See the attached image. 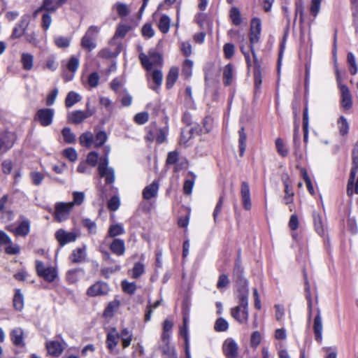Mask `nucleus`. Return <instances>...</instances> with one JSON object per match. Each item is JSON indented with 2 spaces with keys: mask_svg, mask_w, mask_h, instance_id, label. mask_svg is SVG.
I'll list each match as a JSON object with an SVG mask.
<instances>
[{
  "mask_svg": "<svg viewBox=\"0 0 358 358\" xmlns=\"http://www.w3.org/2000/svg\"><path fill=\"white\" fill-rule=\"evenodd\" d=\"M171 19L166 15H163L159 19L158 28L163 34H166L169 31Z\"/></svg>",
  "mask_w": 358,
  "mask_h": 358,
  "instance_id": "obj_34",
  "label": "nucleus"
},
{
  "mask_svg": "<svg viewBox=\"0 0 358 358\" xmlns=\"http://www.w3.org/2000/svg\"><path fill=\"white\" fill-rule=\"evenodd\" d=\"M120 199L117 196H113L108 203V208L111 211L117 210L120 207Z\"/></svg>",
  "mask_w": 358,
  "mask_h": 358,
  "instance_id": "obj_62",
  "label": "nucleus"
},
{
  "mask_svg": "<svg viewBox=\"0 0 358 358\" xmlns=\"http://www.w3.org/2000/svg\"><path fill=\"white\" fill-rule=\"evenodd\" d=\"M92 114L93 112L88 110L86 111L75 110L68 113L67 119L69 122L78 124L92 116Z\"/></svg>",
  "mask_w": 358,
  "mask_h": 358,
  "instance_id": "obj_13",
  "label": "nucleus"
},
{
  "mask_svg": "<svg viewBox=\"0 0 358 358\" xmlns=\"http://www.w3.org/2000/svg\"><path fill=\"white\" fill-rule=\"evenodd\" d=\"M180 334L185 338V343L186 345V355L187 358H189V353L188 350L189 345V338H188V317L185 315L183 317V326L180 327Z\"/></svg>",
  "mask_w": 358,
  "mask_h": 358,
  "instance_id": "obj_26",
  "label": "nucleus"
},
{
  "mask_svg": "<svg viewBox=\"0 0 358 358\" xmlns=\"http://www.w3.org/2000/svg\"><path fill=\"white\" fill-rule=\"evenodd\" d=\"M333 55L334 57V69L338 87L341 92V104L345 110H349L352 106V95L349 88L343 83L340 71L336 63V39L334 38Z\"/></svg>",
  "mask_w": 358,
  "mask_h": 358,
  "instance_id": "obj_2",
  "label": "nucleus"
},
{
  "mask_svg": "<svg viewBox=\"0 0 358 358\" xmlns=\"http://www.w3.org/2000/svg\"><path fill=\"white\" fill-rule=\"evenodd\" d=\"M71 39L67 37L57 36L55 38V43L59 48H65L70 45Z\"/></svg>",
  "mask_w": 358,
  "mask_h": 358,
  "instance_id": "obj_56",
  "label": "nucleus"
},
{
  "mask_svg": "<svg viewBox=\"0 0 358 358\" xmlns=\"http://www.w3.org/2000/svg\"><path fill=\"white\" fill-rule=\"evenodd\" d=\"M108 139L106 133L103 131H99L96 133L95 138H94V145L96 148H99L103 145Z\"/></svg>",
  "mask_w": 358,
  "mask_h": 358,
  "instance_id": "obj_37",
  "label": "nucleus"
},
{
  "mask_svg": "<svg viewBox=\"0 0 358 358\" xmlns=\"http://www.w3.org/2000/svg\"><path fill=\"white\" fill-rule=\"evenodd\" d=\"M275 147L278 153L282 157H285L288 155V150L284 143V141L280 138H278L275 140Z\"/></svg>",
  "mask_w": 358,
  "mask_h": 358,
  "instance_id": "obj_45",
  "label": "nucleus"
},
{
  "mask_svg": "<svg viewBox=\"0 0 358 358\" xmlns=\"http://www.w3.org/2000/svg\"><path fill=\"white\" fill-rule=\"evenodd\" d=\"M149 115L147 112L137 113L134 117L135 122L138 124H143L148 121Z\"/></svg>",
  "mask_w": 358,
  "mask_h": 358,
  "instance_id": "obj_64",
  "label": "nucleus"
},
{
  "mask_svg": "<svg viewBox=\"0 0 358 358\" xmlns=\"http://www.w3.org/2000/svg\"><path fill=\"white\" fill-rule=\"evenodd\" d=\"M30 177L33 184L36 186L40 185L44 179V175L38 171L31 172Z\"/></svg>",
  "mask_w": 358,
  "mask_h": 358,
  "instance_id": "obj_57",
  "label": "nucleus"
},
{
  "mask_svg": "<svg viewBox=\"0 0 358 358\" xmlns=\"http://www.w3.org/2000/svg\"><path fill=\"white\" fill-rule=\"evenodd\" d=\"M99 29L96 26H90L81 40L83 48L91 51L96 48V38Z\"/></svg>",
  "mask_w": 358,
  "mask_h": 358,
  "instance_id": "obj_7",
  "label": "nucleus"
},
{
  "mask_svg": "<svg viewBox=\"0 0 358 358\" xmlns=\"http://www.w3.org/2000/svg\"><path fill=\"white\" fill-rule=\"evenodd\" d=\"M30 231V222L28 220H23L15 229L14 234L17 236H26Z\"/></svg>",
  "mask_w": 358,
  "mask_h": 358,
  "instance_id": "obj_27",
  "label": "nucleus"
},
{
  "mask_svg": "<svg viewBox=\"0 0 358 358\" xmlns=\"http://www.w3.org/2000/svg\"><path fill=\"white\" fill-rule=\"evenodd\" d=\"M81 99L80 96L75 92H70L67 94L66 99H65V105L67 108L72 107L74 104L79 102Z\"/></svg>",
  "mask_w": 358,
  "mask_h": 358,
  "instance_id": "obj_35",
  "label": "nucleus"
},
{
  "mask_svg": "<svg viewBox=\"0 0 358 358\" xmlns=\"http://www.w3.org/2000/svg\"><path fill=\"white\" fill-rule=\"evenodd\" d=\"M30 17L29 15H23L20 22L13 29L11 37L13 38H18L24 34L25 30L29 24Z\"/></svg>",
  "mask_w": 358,
  "mask_h": 358,
  "instance_id": "obj_16",
  "label": "nucleus"
},
{
  "mask_svg": "<svg viewBox=\"0 0 358 358\" xmlns=\"http://www.w3.org/2000/svg\"><path fill=\"white\" fill-rule=\"evenodd\" d=\"M85 275V271L82 268L72 269L68 271L66 279L69 283L73 284L80 280Z\"/></svg>",
  "mask_w": 358,
  "mask_h": 358,
  "instance_id": "obj_28",
  "label": "nucleus"
},
{
  "mask_svg": "<svg viewBox=\"0 0 358 358\" xmlns=\"http://www.w3.org/2000/svg\"><path fill=\"white\" fill-rule=\"evenodd\" d=\"M42 8L45 11L54 13L57 10V6L55 0H43Z\"/></svg>",
  "mask_w": 358,
  "mask_h": 358,
  "instance_id": "obj_54",
  "label": "nucleus"
},
{
  "mask_svg": "<svg viewBox=\"0 0 358 358\" xmlns=\"http://www.w3.org/2000/svg\"><path fill=\"white\" fill-rule=\"evenodd\" d=\"M54 110L50 108H43L38 110L36 118L43 127L50 125L53 119Z\"/></svg>",
  "mask_w": 358,
  "mask_h": 358,
  "instance_id": "obj_14",
  "label": "nucleus"
},
{
  "mask_svg": "<svg viewBox=\"0 0 358 358\" xmlns=\"http://www.w3.org/2000/svg\"><path fill=\"white\" fill-rule=\"evenodd\" d=\"M94 141V136L92 132L87 131L82 134L79 137L80 143L86 148H90Z\"/></svg>",
  "mask_w": 358,
  "mask_h": 358,
  "instance_id": "obj_32",
  "label": "nucleus"
},
{
  "mask_svg": "<svg viewBox=\"0 0 358 358\" xmlns=\"http://www.w3.org/2000/svg\"><path fill=\"white\" fill-rule=\"evenodd\" d=\"M15 135L11 132L0 134V155L4 154L14 145Z\"/></svg>",
  "mask_w": 358,
  "mask_h": 358,
  "instance_id": "obj_10",
  "label": "nucleus"
},
{
  "mask_svg": "<svg viewBox=\"0 0 358 358\" xmlns=\"http://www.w3.org/2000/svg\"><path fill=\"white\" fill-rule=\"evenodd\" d=\"M110 250L113 254L117 256H122L126 250L124 240L115 238L110 245Z\"/></svg>",
  "mask_w": 358,
  "mask_h": 358,
  "instance_id": "obj_21",
  "label": "nucleus"
},
{
  "mask_svg": "<svg viewBox=\"0 0 358 358\" xmlns=\"http://www.w3.org/2000/svg\"><path fill=\"white\" fill-rule=\"evenodd\" d=\"M13 306L17 310H21L24 307V298L20 289L16 290L13 298Z\"/></svg>",
  "mask_w": 358,
  "mask_h": 358,
  "instance_id": "obj_41",
  "label": "nucleus"
},
{
  "mask_svg": "<svg viewBox=\"0 0 358 358\" xmlns=\"http://www.w3.org/2000/svg\"><path fill=\"white\" fill-rule=\"evenodd\" d=\"M173 323L169 320H165L163 324V332L161 336V342L168 343L170 340V331L172 329Z\"/></svg>",
  "mask_w": 358,
  "mask_h": 358,
  "instance_id": "obj_29",
  "label": "nucleus"
},
{
  "mask_svg": "<svg viewBox=\"0 0 358 358\" xmlns=\"http://www.w3.org/2000/svg\"><path fill=\"white\" fill-rule=\"evenodd\" d=\"M262 23L259 18L255 17L251 20L250 23V49L252 53L255 61L257 60L256 54L254 50L253 45L259 40Z\"/></svg>",
  "mask_w": 358,
  "mask_h": 358,
  "instance_id": "obj_6",
  "label": "nucleus"
},
{
  "mask_svg": "<svg viewBox=\"0 0 358 358\" xmlns=\"http://www.w3.org/2000/svg\"><path fill=\"white\" fill-rule=\"evenodd\" d=\"M105 157L101 158L98 166L99 175L104 178L106 182L111 184L115 181V172L113 168L108 167V154L110 151L109 146L104 147Z\"/></svg>",
  "mask_w": 358,
  "mask_h": 358,
  "instance_id": "obj_4",
  "label": "nucleus"
},
{
  "mask_svg": "<svg viewBox=\"0 0 358 358\" xmlns=\"http://www.w3.org/2000/svg\"><path fill=\"white\" fill-rule=\"evenodd\" d=\"M8 200V195H3L0 199V213L2 215V218L8 221H10L13 218V212L6 207V203Z\"/></svg>",
  "mask_w": 358,
  "mask_h": 358,
  "instance_id": "obj_20",
  "label": "nucleus"
},
{
  "mask_svg": "<svg viewBox=\"0 0 358 358\" xmlns=\"http://www.w3.org/2000/svg\"><path fill=\"white\" fill-rule=\"evenodd\" d=\"M21 62L24 70H31L34 63L33 55L29 53L23 52L21 55Z\"/></svg>",
  "mask_w": 358,
  "mask_h": 358,
  "instance_id": "obj_33",
  "label": "nucleus"
},
{
  "mask_svg": "<svg viewBox=\"0 0 358 358\" xmlns=\"http://www.w3.org/2000/svg\"><path fill=\"white\" fill-rule=\"evenodd\" d=\"M224 355L229 358H235L238 355V345L231 338H227L222 344Z\"/></svg>",
  "mask_w": 358,
  "mask_h": 358,
  "instance_id": "obj_11",
  "label": "nucleus"
},
{
  "mask_svg": "<svg viewBox=\"0 0 358 358\" xmlns=\"http://www.w3.org/2000/svg\"><path fill=\"white\" fill-rule=\"evenodd\" d=\"M48 352L52 357H59L65 348V343L57 341H49L45 343Z\"/></svg>",
  "mask_w": 358,
  "mask_h": 358,
  "instance_id": "obj_12",
  "label": "nucleus"
},
{
  "mask_svg": "<svg viewBox=\"0 0 358 358\" xmlns=\"http://www.w3.org/2000/svg\"><path fill=\"white\" fill-rule=\"evenodd\" d=\"M120 339V335L115 329H113L111 331L108 332L106 345L108 348L113 351L117 346Z\"/></svg>",
  "mask_w": 358,
  "mask_h": 358,
  "instance_id": "obj_23",
  "label": "nucleus"
},
{
  "mask_svg": "<svg viewBox=\"0 0 358 358\" xmlns=\"http://www.w3.org/2000/svg\"><path fill=\"white\" fill-rule=\"evenodd\" d=\"M122 289L124 292L132 294L135 292L136 285L134 282H129L126 280L122 282Z\"/></svg>",
  "mask_w": 358,
  "mask_h": 358,
  "instance_id": "obj_59",
  "label": "nucleus"
},
{
  "mask_svg": "<svg viewBox=\"0 0 358 358\" xmlns=\"http://www.w3.org/2000/svg\"><path fill=\"white\" fill-rule=\"evenodd\" d=\"M64 155L69 159L71 162H75L78 158V154L76 150L73 148H69L64 150Z\"/></svg>",
  "mask_w": 358,
  "mask_h": 358,
  "instance_id": "obj_63",
  "label": "nucleus"
},
{
  "mask_svg": "<svg viewBox=\"0 0 358 358\" xmlns=\"http://www.w3.org/2000/svg\"><path fill=\"white\" fill-rule=\"evenodd\" d=\"M214 329L218 332L226 331L229 329V323L224 318L220 317L215 321Z\"/></svg>",
  "mask_w": 358,
  "mask_h": 358,
  "instance_id": "obj_47",
  "label": "nucleus"
},
{
  "mask_svg": "<svg viewBox=\"0 0 358 358\" xmlns=\"http://www.w3.org/2000/svg\"><path fill=\"white\" fill-rule=\"evenodd\" d=\"M189 175L192 176L191 179H187L183 185V191L185 194H191L192 192V188L194 187V180L196 178V176L193 173H189Z\"/></svg>",
  "mask_w": 358,
  "mask_h": 358,
  "instance_id": "obj_43",
  "label": "nucleus"
},
{
  "mask_svg": "<svg viewBox=\"0 0 358 358\" xmlns=\"http://www.w3.org/2000/svg\"><path fill=\"white\" fill-rule=\"evenodd\" d=\"M139 59L143 66L148 71H151L155 66L161 65L162 58L161 55L155 51H150L148 55L144 53L139 55Z\"/></svg>",
  "mask_w": 358,
  "mask_h": 358,
  "instance_id": "obj_5",
  "label": "nucleus"
},
{
  "mask_svg": "<svg viewBox=\"0 0 358 358\" xmlns=\"http://www.w3.org/2000/svg\"><path fill=\"white\" fill-rule=\"evenodd\" d=\"M100 77L96 72L90 73L88 76L87 83L91 87H96L99 83Z\"/></svg>",
  "mask_w": 358,
  "mask_h": 358,
  "instance_id": "obj_60",
  "label": "nucleus"
},
{
  "mask_svg": "<svg viewBox=\"0 0 358 358\" xmlns=\"http://www.w3.org/2000/svg\"><path fill=\"white\" fill-rule=\"evenodd\" d=\"M124 234V229L122 224H112L109 227L108 235L109 237L115 238Z\"/></svg>",
  "mask_w": 358,
  "mask_h": 358,
  "instance_id": "obj_36",
  "label": "nucleus"
},
{
  "mask_svg": "<svg viewBox=\"0 0 358 358\" xmlns=\"http://www.w3.org/2000/svg\"><path fill=\"white\" fill-rule=\"evenodd\" d=\"M119 335L120 338L122 340L123 348H127L131 344V341L132 340V334L129 329H124L122 330Z\"/></svg>",
  "mask_w": 358,
  "mask_h": 358,
  "instance_id": "obj_38",
  "label": "nucleus"
},
{
  "mask_svg": "<svg viewBox=\"0 0 358 358\" xmlns=\"http://www.w3.org/2000/svg\"><path fill=\"white\" fill-rule=\"evenodd\" d=\"M64 140L67 143H74L76 142V136L69 127H64L62 131Z\"/></svg>",
  "mask_w": 358,
  "mask_h": 358,
  "instance_id": "obj_44",
  "label": "nucleus"
},
{
  "mask_svg": "<svg viewBox=\"0 0 358 358\" xmlns=\"http://www.w3.org/2000/svg\"><path fill=\"white\" fill-rule=\"evenodd\" d=\"M109 287L106 282L98 281L91 285L87 290V294L91 297L103 296L108 293Z\"/></svg>",
  "mask_w": 358,
  "mask_h": 358,
  "instance_id": "obj_9",
  "label": "nucleus"
},
{
  "mask_svg": "<svg viewBox=\"0 0 358 358\" xmlns=\"http://www.w3.org/2000/svg\"><path fill=\"white\" fill-rule=\"evenodd\" d=\"M358 171V141L352 151V167L347 185V194L352 196L354 194H358V176L356 174Z\"/></svg>",
  "mask_w": 358,
  "mask_h": 358,
  "instance_id": "obj_3",
  "label": "nucleus"
},
{
  "mask_svg": "<svg viewBox=\"0 0 358 358\" xmlns=\"http://www.w3.org/2000/svg\"><path fill=\"white\" fill-rule=\"evenodd\" d=\"M10 338L13 344L16 346H24V331L21 328H15L10 332Z\"/></svg>",
  "mask_w": 358,
  "mask_h": 358,
  "instance_id": "obj_22",
  "label": "nucleus"
},
{
  "mask_svg": "<svg viewBox=\"0 0 358 358\" xmlns=\"http://www.w3.org/2000/svg\"><path fill=\"white\" fill-rule=\"evenodd\" d=\"M238 134H239V138H238L239 152H240V155L243 156L245 152V150L246 149V139H247V136L245 133V130H244L243 127H242L239 130Z\"/></svg>",
  "mask_w": 358,
  "mask_h": 358,
  "instance_id": "obj_40",
  "label": "nucleus"
},
{
  "mask_svg": "<svg viewBox=\"0 0 358 358\" xmlns=\"http://www.w3.org/2000/svg\"><path fill=\"white\" fill-rule=\"evenodd\" d=\"M148 76L152 78V82L155 84V86H150V88L155 91H157L160 87L162 83L163 76L160 70L154 69L152 71H148Z\"/></svg>",
  "mask_w": 358,
  "mask_h": 358,
  "instance_id": "obj_25",
  "label": "nucleus"
},
{
  "mask_svg": "<svg viewBox=\"0 0 358 358\" xmlns=\"http://www.w3.org/2000/svg\"><path fill=\"white\" fill-rule=\"evenodd\" d=\"M161 349L163 352V355L169 357H173L176 355L174 347L170 345L169 342L168 343H164L162 342Z\"/></svg>",
  "mask_w": 358,
  "mask_h": 358,
  "instance_id": "obj_51",
  "label": "nucleus"
},
{
  "mask_svg": "<svg viewBox=\"0 0 358 358\" xmlns=\"http://www.w3.org/2000/svg\"><path fill=\"white\" fill-rule=\"evenodd\" d=\"M79 64L80 60L78 57L76 56H71L66 64V68L69 71L74 73L77 71Z\"/></svg>",
  "mask_w": 358,
  "mask_h": 358,
  "instance_id": "obj_49",
  "label": "nucleus"
},
{
  "mask_svg": "<svg viewBox=\"0 0 358 358\" xmlns=\"http://www.w3.org/2000/svg\"><path fill=\"white\" fill-rule=\"evenodd\" d=\"M248 289L242 287L238 292L239 303L231 309V315L240 324H245L248 321Z\"/></svg>",
  "mask_w": 358,
  "mask_h": 358,
  "instance_id": "obj_1",
  "label": "nucleus"
},
{
  "mask_svg": "<svg viewBox=\"0 0 358 358\" xmlns=\"http://www.w3.org/2000/svg\"><path fill=\"white\" fill-rule=\"evenodd\" d=\"M322 319L320 314V310H318L317 314L314 319L313 330L315 334V340L320 342L322 339Z\"/></svg>",
  "mask_w": 358,
  "mask_h": 358,
  "instance_id": "obj_19",
  "label": "nucleus"
},
{
  "mask_svg": "<svg viewBox=\"0 0 358 358\" xmlns=\"http://www.w3.org/2000/svg\"><path fill=\"white\" fill-rule=\"evenodd\" d=\"M313 219L316 231L320 235L323 234L324 230L321 216L318 214H315Z\"/></svg>",
  "mask_w": 358,
  "mask_h": 358,
  "instance_id": "obj_55",
  "label": "nucleus"
},
{
  "mask_svg": "<svg viewBox=\"0 0 358 358\" xmlns=\"http://www.w3.org/2000/svg\"><path fill=\"white\" fill-rule=\"evenodd\" d=\"M145 271L143 264L137 262L134 264L132 271L131 276L133 278H138Z\"/></svg>",
  "mask_w": 358,
  "mask_h": 358,
  "instance_id": "obj_52",
  "label": "nucleus"
},
{
  "mask_svg": "<svg viewBox=\"0 0 358 358\" xmlns=\"http://www.w3.org/2000/svg\"><path fill=\"white\" fill-rule=\"evenodd\" d=\"M73 201L70 202L72 204V207L75 205H81L85 199V194L83 192H74L73 193Z\"/></svg>",
  "mask_w": 358,
  "mask_h": 358,
  "instance_id": "obj_58",
  "label": "nucleus"
},
{
  "mask_svg": "<svg viewBox=\"0 0 358 358\" xmlns=\"http://www.w3.org/2000/svg\"><path fill=\"white\" fill-rule=\"evenodd\" d=\"M193 62L190 59H185L182 65V73L185 78H189L192 74Z\"/></svg>",
  "mask_w": 358,
  "mask_h": 358,
  "instance_id": "obj_42",
  "label": "nucleus"
},
{
  "mask_svg": "<svg viewBox=\"0 0 358 358\" xmlns=\"http://www.w3.org/2000/svg\"><path fill=\"white\" fill-rule=\"evenodd\" d=\"M159 182L157 180L153 181L149 185H147L143 190V198L145 200H150L157 196L159 190Z\"/></svg>",
  "mask_w": 358,
  "mask_h": 358,
  "instance_id": "obj_18",
  "label": "nucleus"
},
{
  "mask_svg": "<svg viewBox=\"0 0 358 358\" xmlns=\"http://www.w3.org/2000/svg\"><path fill=\"white\" fill-rule=\"evenodd\" d=\"M230 17L234 24L239 25L241 23V13L237 8H232L230 10Z\"/></svg>",
  "mask_w": 358,
  "mask_h": 358,
  "instance_id": "obj_53",
  "label": "nucleus"
},
{
  "mask_svg": "<svg viewBox=\"0 0 358 358\" xmlns=\"http://www.w3.org/2000/svg\"><path fill=\"white\" fill-rule=\"evenodd\" d=\"M262 336L258 331H254L250 337V345L252 348H257L261 343Z\"/></svg>",
  "mask_w": 358,
  "mask_h": 358,
  "instance_id": "obj_61",
  "label": "nucleus"
},
{
  "mask_svg": "<svg viewBox=\"0 0 358 358\" xmlns=\"http://www.w3.org/2000/svg\"><path fill=\"white\" fill-rule=\"evenodd\" d=\"M57 274L55 268L48 266L45 271L41 273L40 277H42L48 282H52L57 278Z\"/></svg>",
  "mask_w": 358,
  "mask_h": 358,
  "instance_id": "obj_39",
  "label": "nucleus"
},
{
  "mask_svg": "<svg viewBox=\"0 0 358 358\" xmlns=\"http://www.w3.org/2000/svg\"><path fill=\"white\" fill-rule=\"evenodd\" d=\"M285 185V196L284 201L286 204H289L293 202L294 192L289 189V185L286 180L283 181Z\"/></svg>",
  "mask_w": 358,
  "mask_h": 358,
  "instance_id": "obj_50",
  "label": "nucleus"
},
{
  "mask_svg": "<svg viewBox=\"0 0 358 358\" xmlns=\"http://www.w3.org/2000/svg\"><path fill=\"white\" fill-rule=\"evenodd\" d=\"M71 203L59 202L55 204V217L58 222H62L66 220L72 210Z\"/></svg>",
  "mask_w": 358,
  "mask_h": 358,
  "instance_id": "obj_8",
  "label": "nucleus"
},
{
  "mask_svg": "<svg viewBox=\"0 0 358 358\" xmlns=\"http://www.w3.org/2000/svg\"><path fill=\"white\" fill-rule=\"evenodd\" d=\"M347 61L350 65L349 71L352 75H355L357 72V65L356 63L355 57L352 52H348L347 56Z\"/></svg>",
  "mask_w": 358,
  "mask_h": 358,
  "instance_id": "obj_46",
  "label": "nucleus"
},
{
  "mask_svg": "<svg viewBox=\"0 0 358 358\" xmlns=\"http://www.w3.org/2000/svg\"><path fill=\"white\" fill-rule=\"evenodd\" d=\"M234 78V68L231 64L226 65L223 70V81L225 85H229Z\"/></svg>",
  "mask_w": 358,
  "mask_h": 358,
  "instance_id": "obj_30",
  "label": "nucleus"
},
{
  "mask_svg": "<svg viewBox=\"0 0 358 358\" xmlns=\"http://www.w3.org/2000/svg\"><path fill=\"white\" fill-rule=\"evenodd\" d=\"M241 199L243 204V208L246 210H250L252 207V203L250 199V191L249 185L247 182H243L241 187Z\"/></svg>",
  "mask_w": 358,
  "mask_h": 358,
  "instance_id": "obj_17",
  "label": "nucleus"
},
{
  "mask_svg": "<svg viewBox=\"0 0 358 358\" xmlns=\"http://www.w3.org/2000/svg\"><path fill=\"white\" fill-rule=\"evenodd\" d=\"M55 238L59 243L60 245L64 246L69 243L75 241L76 240L77 235L74 232H69L61 229L55 232Z\"/></svg>",
  "mask_w": 358,
  "mask_h": 358,
  "instance_id": "obj_15",
  "label": "nucleus"
},
{
  "mask_svg": "<svg viewBox=\"0 0 358 358\" xmlns=\"http://www.w3.org/2000/svg\"><path fill=\"white\" fill-rule=\"evenodd\" d=\"M338 125L340 134L342 136H345L348 133L349 124L347 120L343 116H341L338 120Z\"/></svg>",
  "mask_w": 358,
  "mask_h": 358,
  "instance_id": "obj_48",
  "label": "nucleus"
},
{
  "mask_svg": "<svg viewBox=\"0 0 358 358\" xmlns=\"http://www.w3.org/2000/svg\"><path fill=\"white\" fill-rule=\"evenodd\" d=\"M86 257V246L78 248L74 250L69 259L74 264L80 263L85 260Z\"/></svg>",
  "mask_w": 358,
  "mask_h": 358,
  "instance_id": "obj_24",
  "label": "nucleus"
},
{
  "mask_svg": "<svg viewBox=\"0 0 358 358\" xmlns=\"http://www.w3.org/2000/svg\"><path fill=\"white\" fill-rule=\"evenodd\" d=\"M178 71L177 67L173 66L171 68L166 77V85L168 89L171 88L175 84L178 77Z\"/></svg>",
  "mask_w": 358,
  "mask_h": 358,
  "instance_id": "obj_31",
  "label": "nucleus"
}]
</instances>
